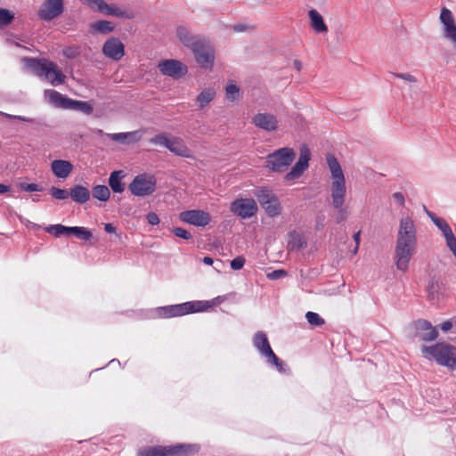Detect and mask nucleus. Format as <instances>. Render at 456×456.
<instances>
[{
    "label": "nucleus",
    "instance_id": "nucleus-19",
    "mask_svg": "<svg viewBox=\"0 0 456 456\" xmlns=\"http://www.w3.org/2000/svg\"><path fill=\"white\" fill-rule=\"evenodd\" d=\"M440 21L444 27V36L456 45V24L452 12L446 7L442 8Z\"/></svg>",
    "mask_w": 456,
    "mask_h": 456
},
{
    "label": "nucleus",
    "instance_id": "nucleus-12",
    "mask_svg": "<svg viewBox=\"0 0 456 456\" xmlns=\"http://www.w3.org/2000/svg\"><path fill=\"white\" fill-rule=\"evenodd\" d=\"M158 69L164 76H168L173 78H180L183 77L188 69L181 61L175 59L163 60L159 62Z\"/></svg>",
    "mask_w": 456,
    "mask_h": 456
},
{
    "label": "nucleus",
    "instance_id": "nucleus-48",
    "mask_svg": "<svg viewBox=\"0 0 456 456\" xmlns=\"http://www.w3.org/2000/svg\"><path fill=\"white\" fill-rule=\"evenodd\" d=\"M20 188L26 191H40L42 188L37 183H22L20 184Z\"/></svg>",
    "mask_w": 456,
    "mask_h": 456
},
{
    "label": "nucleus",
    "instance_id": "nucleus-23",
    "mask_svg": "<svg viewBox=\"0 0 456 456\" xmlns=\"http://www.w3.org/2000/svg\"><path fill=\"white\" fill-rule=\"evenodd\" d=\"M403 240L406 241L417 242L416 239V228L413 221L409 217L402 218L400 221V227L398 232L397 240Z\"/></svg>",
    "mask_w": 456,
    "mask_h": 456
},
{
    "label": "nucleus",
    "instance_id": "nucleus-40",
    "mask_svg": "<svg viewBox=\"0 0 456 456\" xmlns=\"http://www.w3.org/2000/svg\"><path fill=\"white\" fill-rule=\"evenodd\" d=\"M337 209V212L334 215V218L337 224H340L344 221H346L349 216V210L347 208H335Z\"/></svg>",
    "mask_w": 456,
    "mask_h": 456
},
{
    "label": "nucleus",
    "instance_id": "nucleus-4",
    "mask_svg": "<svg viewBox=\"0 0 456 456\" xmlns=\"http://www.w3.org/2000/svg\"><path fill=\"white\" fill-rule=\"evenodd\" d=\"M30 67L38 77H45L53 86L62 85L65 82L66 76L53 61L46 59H32Z\"/></svg>",
    "mask_w": 456,
    "mask_h": 456
},
{
    "label": "nucleus",
    "instance_id": "nucleus-33",
    "mask_svg": "<svg viewBox=\"0 0 456 456\" xmlns=\"http://www.w3.org/2000/svg\"><path fill=\"white\" fill-rule=\"evenodd\" d=\"M115 26L108 20H98L92 24V30L95 33L107 34L113 31Z\"/></svg>",
    "mask_w": 456,
    "mask_h": 456
},
{
    "label": "nucleus",
    "instance_id": "nucleus-14",
    "mask_svg": "<svg viewBox=\"0 0 456 456\" xmlns=\"http://www.w3.org/2000/svg\"><path fill=\"white\" fill-rule=\"evenodd\" d=\"M231 211L234 215L247 219L256 213L257 205L253 199H238L232 202Z\"/></svg>",
    "mask_w": 456,
    "mask_h": 456
},
{
    "label": "nucleus",
    "instance_id": "nucleus-44",
    "mask_svg": "<svg viewBox=\"0 0 456 456\" xmlns=\"http://www.w3.org/2000/svg\"><path fill=\"white\" fill-rule=\"evenodd\" d=\"M225 91L228 100L234 101L239 96L240 89L236 85H228Z\"/></svg>",
    "mask_w": 456,
    "mask_h": 456
},
{
    "label": "nucleus",
    "instance_id": "nucleus-2",
    "mask_svg": "<svg viewBox=\"0 0 456 456\" xmlns=\"http://www.w3.org/2000/svg\"><path fill=\"white\" fill-rule=\"evenodd\" d=\"M216 300L189 301L183 304L159 307L157 313L159 317L172 318L193 313L206 312L216 305Z\"/></svg>",
    "mask_w": 456,
    "mask_h": 456
},
{
    "label": "nucleus",
    "instance_id": "nucleus-13",
    "mask_svg": "<svg viewBox=\"0 0 456 456\" xmlns=\"http://www.w3.org/2000/svg\"><path fill=\"white\" fill-rule=\"evenodd\" d=\"M310 159L311 152L307 147L304 146L300 150V154L297 161L292 167L290 171L285 175L284 180L293 181L299 178L303 175V173L308 168Z\"/></svg>",
    "mask_w": 456,
    "mask_h": 456
},
{
    "label": "nucleus",
    "instance_id": "nucleus-16",
    "mask_svg": "<svg viewBox=\"0 0 456 456\" xmlns=\"http://www.w3.org/2000/svg\"><path fill=\"white\" fill-rule=\"evenodd\" d=\"M63 12L62 0H45L38 11V16L44 20H51Z\"/></svg>",
    "mask_w": 456,
    "mask_h": 456
},
{
    "label": "nucleus",
    "instance_id": "nucleus-22",
    "mask_svg": "<svg viewBox=\"0 0 456 456\" xmlns=\"http://www.w3.org/2000/svg\"><path fill=\"white\" fill-rule=\"evenodd\" d=\"M176 37L184 46L191 50L204 37L193 35L184 25H180L176 28Z\"/></svg>",
    "mask_w": 456,
    "mask_h": 456
},
{
    "label": "nucleus",
    "instance_id": "nucleus-7",
    "mask_svg": "<svg viewBox=\"0 0 456 456\" xmlns=\"http://www.w3.org/2000/svg\"><path fill=\"white\" fill-rule=\"evenodd\" d=\"M254 346L267 359V362L274 365L279 370H283V362L273 351L267 336L263 331H257L253 337Z\"/></svg>",
    "mask_w": 456,
    "mask_h": 456
},
{
    "label": "nucleus",
    "instance_id": "nucleus-29",
    "mask_svg": "<svg viewBox=\"0 0 456 456\" xmlns=\"http://www.w3.org/2000/svg\"><path fill=\"white\" fill-rule=\"evenodd\" d=\"M51 168L58 178L64 179L71 173L73 165L68 160L56 159L52 162Z\"/></svg>",
    "mask_w": 456,
    "mask_h": 456
},
{
    "label": "nucleus",
    "instance_id": "nucleus-55",
    "mask_svg": "<svg viewBox=\"0 0 456 456\" xmlns=\"http://www.w3.org/2000/svg\"><path fill=\"white\" fill-rule=\"evenodd\" d=\"M452 322L451 321H446L440 325V328L443 331H448L452 329Z\"/></svg>",
    "mask_w": 456,
    "mask_h": 456
},
{
    "label": "nucleus",
    "instance_id": "nucleus-36",
    "mask_svg": "<svg viewBox=\"0 0 456 456\" xmlns=\"http://www.w3.org/2000/svg\"><path fill=\"white\" fill-rule=\"evenodd\" d=\"M69 110H80L87 115L92 114L94 111V108L89 102H83V101H77V100H73V99H72V102H71V106H70Z\"/></svg>",
    "mask_w": 456,
    "mask_h": 456
},
{
    "label": "nucleus",
    "instance_id": "nucleus-32",
    "mask_svg": "<svg viewBox=\"0 0 456 456\" xmlns=\"http://www.w3.org/2000/svg\"><path fill=\"white\" fill-rule=\"evenodd\" d=\"M216 95V92L213 89L207 88L204 89L198 96H197V102L200 109H203L206 107L214 98Z\"/></svg>",
    "mask_w": 456,
    "mask_h": 456
},
{
    "label": "nucleus",
    "instance_id": "nucleus-20",
    "mask_svg": "<svg viewBox=\"0 0 456 456\" xmlns=\"http://www.w3.org/2000/svg\"><path fill=\"white\" fill-rule=\"evenodd\" d=\"M252 123L258 128L273 132L278 129V119L271 113H258L252 118Z\"/></svg>",
    "mask_w": 456,
    "mask_h": 456
},
{
    "label": "nucleus",
    "instance_id": "nucleus-37",
    "mask_svg": "<svg viewBox=\"0 0 456 456\" xmlns=\"http://www.w3.org/2000/svg\"><path fill=\"white\" fill-rule=\"evenodd\" d=\"M427 213L431 217L435 224L442 231L444 236L448 235V233L452 232L444 219L435 216V215L431 212L427 211Z\"/></svg>",
    "mask_w": 456,
    "mask_h": 456
},
{
    "label": "nucleus",
    "instance_id": "nucleus-57",
    "mask_svg": "<svg viewBox=\"0 0 456 456\" xmlns=\"http://www.w3.org/2000/svg\"><path fill=\"white\" fill-rule=\"evenodd\" d=\"M64 54L69 58H73L77 54V51H74L72 48H69L64 51Z\"/></svg>",
    "mask_w": 456,
    "mask_h": 456
},
{
    "label": "nucleus",
    "instance_id": "nucleus-28",
    "mask_svg": "<svg viewBox=\"0 0 456 456\" xmlns=\"http://www.w3.org/2000/svg\"><path fill=\"white\" fill-rule=\"evenodd\" d=\"M415 250H395V264L399 271L406 272Z\"/></svg>",
    "mask_w": 456,
    "mask_h": 456
},
{
    "label": "nucleus",
    "instance_id": "nucleus-1",
    "mask_svg": "<svg viewBox=\"0 0 456 456\" xmlns=\"http://www.w3.org/2000/svg\"><path fill=\"white\" fill-rule=\"evenodd\" d=\"M327 164L331 173V199L334 208H340L346 200V180L340 164L335 156L327 155Z\"/></svg>",
    "mask_w": 456,
    "mask_h": 456
},
{
    "label": "nucleus",
    "instance_id": "nucleus-52",
    "mask_svg": "<svg viewBox=\"0 0 456 456\" xmlns=\"http://www.w3.org/2000/svg\"><path fill=\"white\" fill-rule=\"evenodd\" d=\"M393 199L395 200V202L398 205H400V206H403L404 205V197H403V195L401 192H395L393 194Z\"/></svg>",
    "mask_w": 456,
    "mask_h": 456
},
{
    "label": "nucleus",
    "instance_id": "nucleus-41",
    "mask_svg": "<svg viewBox=\"0 0 456 456\" xmlns=\"http://www.w3.org/2000/svg\"><path fill=\"white\" fill-rule=\"evenodd\" d=\"M14 18L13 13L6 9H0V26L10 24Z\"/></svg>",
    "mask_w": 456,
    "mask_h": 456
},
{
    "label": "nucleus",
    "instance_id": "nucleus-53",
    "mask_svg": "<svg viewBox=\"0 0 456 456\" xmlns=\"http://www.w3.org/2000/svg\"><path fill=\"white\" fill-rule=\"evenodd\" d=\"M360 235H361V231H358L357 232H355L354 234V240L355 241V248L354 249V254H356L358 251L359 245H360Z\"/></svg>",
    "mask_w": 456,
    "mask_h": 456
},
{
    "label": "nucleus",
    "instance_id": "nucleus-46",
    "mask_svg": "<svg viewBox=\"0 0 456 456\" xmlns=\"http://www.w3.org/2000/svg\"><path fill=\"white\" fill-rule=\"evenodd\" d=\"M172 232L176 237L182 238L183 240L191 239V234L182 227H175L172 230Z\"/></svg>",
    "mask_w": 456,
    "mask_h": 456
},
{
    "label": "nucleus",
    "instance_id": "nucleus-11",
    "mask_svg": "<svg viewBox=\"0 0 456 456\" xmlns=\"http://www.w3.org/2000/svg\"><path fill=\"white\" fill-rule=\"evenodd\" d=\"M196 61L205 69H211L215 60V51L209 42L203 37L192 49Z\"/></svg>",
    "mask_w": 456,
    "mask_h": 456
},
{
    "label": "nucleus",
    "instance_id": "nucleus-56",
    "mask_svg": "<svg viewBox=\"0 0 456 456\" xmlns=\"http://www.w3.org/2000/svg\"><path fill=\"white\" fill-rule=\"evenodd\" d=\"M104 230L108 233H113L116 232V227L112 224H106L104 225Z\"/></svg>",
    "mask_w": 456,
    "mask_h": 456
},
{
    "label": "nucleus",
    "instance_id": "nucleus-60",
    "mask_svg": "<svg viewBox=\"0 0 456 456\" xmlns=\"http://www.w3.org/2000/svg\"><path fill=\"white\" fill-rule=\"evenodd\" d=\"M9 190H10L9 186L0 183V194L7 192V191H9Z\"/></svg>",
    "mask_w": 456,
    "mask_h": 456
},
{
    "label": "nucleus",
    "instance_id": "nucleus-62",
    "mask_svg": "<svg viewBox=\"0 0 456 456\" xmlns=\"http://www.w3.org/2000/svg\"><path fill=\"white\" fill-rule=\"evenodd\" d=\"M422 334H429V331H425Z\"/></svg>",
    "mask_w": 456,
    "mask_h": 456
},
{
    "label": "nucleus",
    "instance_id": "nucleus-42",
    "mask_svg": "<svg viewBox=\"0 0 456 456\" xmlns=\"http://www.w3.org/2000/svg\"><path fill=\"white\" fill-rule=\"evenodd\" d=\"M51 195L57 200H66L69 196V191L64 189H60L53 186L50 189Z\"/></svg>",
    "mask_w": 456,
    "mask_h": 456
},
{
    "label": "nucleus",
    "instance_id": "nucleus-5",
    "mask_svg": "<svg viewBox=\"0 0 456 456\" xmlns=\"http://www.w3.org/2000/svg\"><path fill=\"white\" fill-rule=\"evenodd\" d=\"M296 158V152L292 148L283 147L268 154L264 167L275 173H283L292 164Z\"/></svg>",
    "mask_w": 456,
    "mask_h": 456
},
{
    "label": "nucleus",
    "instance_id": "nucleus-17",
    "mask_svg": "<svg viewBox=\"0 0 456 456\" xmlns=\"http://www.w3.org/2000/svg\"><path fill=\"white\" fill-rule=\"evenodd\" d=\"M83 4H87L93 9H95L104 14L113 15L116 17H126L130 18L131 16L127 12L115 5H110L103 0H80Z\"/></svg>",
    "mask_w": 456,
    "mask_h": 456
},
{
    "label": "nucleus",
    "instance_id": "nucleus-21",
    "mask_svg": "<svg viewBox=\"0 0 456 456\" xmlns=\"http://www.w3.org/2000/svg\"><path fill=\"white\" fill-rule=\"evenodd\" d=\"M45 98L53 107L63 110H69L72 102V99L53 89L45 90Z\"/></svg>",
    "mask_w": 456,
    "mask_h": 456
},
{
    "label": "nucleus",
    "instance_id": "nucleus-58",
    "mask_svg": "<svg viewBox=\"0 0 456 456\" xmlns=\"http://www.w3.org/2000/svg\"><path fill=\"white\" fill-rule=\"evenodd\" d=\"M293 66L297 71H300L303 68V64L299 60H294Z\"/></svg>",
    "mask_w": 456,
    "mask_h": 456
},
{
    "label": "nucleus",
    "instance_id": "nucleus-49",
    "mask_svg": "<svg viewBox=\"0 0 456 456\" xmlns=\"http://www.w3.org/2000/svg\"><path fill=\"white\" fill-rule=\"evenodd\" d=\"M394 76L410 83L417 82V78L409 73H394Z\"/></svg>",
    "mask_w": 456,
    "mask_h": 456
},
{
    "label": "nucleus",
    "instance_id": "nucleus-24",
    "mask_svg": "<svg viewBox=\"0 0 456 456\" xmlns=\"http://www.w3.org/2000/svg\"><path fill=\"white\" fill-rule=\"evenodd\" d=\"M415 328L419 331L420 339L423 341H433L438 336L436 329L426 320H418L415 322Z\"/></svg>",
    "mask_w": 456,
    "mask_h": 456
},
{
    "label": "nucleus",
    "instance_id": "nucleus-10",
    "mask_svg": "<svg viewBox=\"0 0 456 456\" xmlns=\"http://www.w3.org/2000/svg\"><path fill=\"white\" fill-rule=\"evenodd\" d=\"M128 187L132 194L135 196H148L156 190V179L153 175L142 174L136 175Z\"/></svg>",
    "mask_w": 456,
    "mask_h": 456
},
{
    "label": "nucleus",
    "instance_id": "nucleus-25",
    "mask_svg": "<svg viewBox=\"0 0 456 456\" xmlns=\"http://www.w3.org/2000/svg\"><path fill=\"white\" fill-rule=\"evenodd\" d=\"M105 135L111 141L116 142H119L122 144H133L141 140L142 132L136 130L126 133L105 134Z\"/></svg>",
    "mask_w": 456,
    "mask_h": 456
},
{
    "label": "nucleus",
    "instance_id": "nucleus-47",
    "mask_svg": "<svg viewBox=\"0 0 456 456\" xmlns=\"http://www.w3.org/2000/svg\"><path fill=\"white\" fill-rule=\"evenodd\" d=\"M245 262H246V259L244 256H237L231 261V268L235 271L240 270L244 266Z\"/></svg>",
    "mask_w": 456,
    "mask_h": 456
},
{
    "label": "nucleus",
    "instance_id": "nucleus-27",
    "mask_svg": "<svg viewBox=\"0 0 456 456\" xmlns=\"http://www.w3.org/2000/svg\"><path fill=\"white\" fill-rule=\"evenodd\" d=\"M306 246L307 240L302 233L292 231L288 234L287 248L289 251H299L306 248Z\"/></svg>",
    "mask_w": 456,
    "mask_h": 456
},
{
    "label": "nucleus",
    "instance_id": "nucleus-31",
    "mask_svg": "<svg viewBox=\"0 0 456 456\" xmlns=\"http://www.w3.org/2000/svg\"><path fill=\"white\" fill-rule=\"evenodd\" d=\"M125 172L123 170L113 171L109 178V185L114 192L121 193L125 190V183H122V179L125 177Z\"/></svg>",
    "mask_w": 456,
    "mask_h": 456
},
{
    "label": "nucleus",
    "instance_id": "nucleus-39",
    "mask_svg": "<svg viewBox=\"0 0 456 456\" xmlns=\"http://www.w3.org/2000/svg\"><path fill=\"white\" fill-rule=\"evenodd\" d=\"M305 318L309 324L312 326H322L324 324V319L322 318L317 313L314 312H307L305 314Z\"/></svg>",
    "mask_w": 456,
    "mask_h": 456
},
{
    "label": "nucleus",
    "instance_id": "nucleus-18",
    "mask_svg": "<svg viewBox=\"0 0 456 456\" xmlns=\"http://www.w3.org/2000/svg\"><path fill=\"white\" fill-rule=\"evenodd\" d=\"M103 54L114 61H119L125 55V45L117 37L108 39L102 46Z\"/></svg>",
    "mask_w": 456,
    "mask_h": 456
},
{
    "label": "nucleus",
    "instance_id": "nucleus-51",
    "mask_svg": "<svg viewBox=\"0 0 456 456\" xmlns=\"http://www.w3.org/2000/svg\"><path fill=\"white\" fill-rule=\"evenodd\" d=\"M285 275H286V272L284 270H276V271H273V273H269L267 276H268V278H270L272 280H276V279H280Z\"/></svg>",
    "mask_w": 456,
    "mask_h": 456
},
{
    "label": "nucleus",
    "instance_id": "nucleus-43",
    "mask_svg": "<svg viewBox=\"0 0 456 456\" xmlns=\"http://www.w3.org/2000/svg\"><path fill=\"white\" fill-rule=\"evenodd\" d=\"M416 245H417V242H414V241H406V240H403L402 239L401 240H396V246H395V250H401V249H403V250H407V249H411V250H416Z\"/></svg>",
    "mask_w": 456,
    "mask_h": 456
},
{
    "label": "nucleus",
    "instance_id": "nucleus-8",
    "mask_svg": "<svg viewBox=\"0 0 456 456\" xmlns=\"http://www.w3.org/2000/svg\"><path fill=\"white\" fill-rule=\"evenodd\" d=\"M255 196L269 216L274 217L281 214L280 200L271 190L267 188L257 189L255 191Z\"/></svg>",
    "mask_w": 456,
    "mask_h": 456
},
{
    "label": "nucleus",
    "instance_id": "nucleus-38",
    "mask_svg": "<svg viewBox=\"0 0 456 456\" xmlns=\"http://www.w3.org/2000/svg\"><path fill=\"white\" fill-rule=\"evenodd\" d=\"M68 226L62 224H53L46 227V232L55 237H60L63 234H69Z\"/></svg>",
    "mask_w": 456,
    "mask_h": 456
},
{
    "label": "nucleus",
    "instance_id": "nucleus-9",
    "mask_svg": "<svg viewBox=\"0 0 456 456\" xmlns=\"http://www.w3.org/2000/svg\"><path fill=\"white\" fill-rule=\"evenodd\" d=\"M188 452V447L183 444L157 445L140 449L137 456H187Z\"/></svg>",
    "mask_w": 456,
    "mask_h": 456
},
{
    "label": "nucleus",
    "instance_id": "nucleus-34",
    "mask_svg": "<svg viewBox=\"0 0 456 456\" xmlns=\"http://www.w3.org/2000/svg\"><path fill=\"white\" fill-rule=\"evenodd\" d=\"M93 197L101 201H107L110 199V191L106 185H95L92 190Z\"/></svg>",
    "mask_w": 456,
    "mask_h": 456
},
{
    "label": "nucleus",
    "instance_id": "nucleus-54",
    "mask_svg": "<svg viewBox=\"0 0 456 456\" xmlns=\"http://www.w3.org/2000/svg\"><path fill=\"white\" fill-rule=\"evenodd\" d=\"M248 28H249V27L245 24H237V25L232 26V29L235 32H242V31L247 30Z\"/></svg>",
    "mask_w": 456,
    "mask_h": 456
},
{
    "label": "nucleus",
    "instance_id": "nucleus-35",
    "mask_svg": "<svg viewBox=\"0 0 456 456\" xmlns=\"http://www.w3.org/2000/svg\"><path fill=\"white\" fill-rule=\"evenodd\" d=\"M69 234H73L78 239L88 240H90L93 235L90 231H88L86 227H80V226H73L68 228Z\"/></svg>",
    "mask_w": 456,
    "mask_h": 456
},
{
    "label": "nucleus",
    "instance_id": "nucleus-3",
    "mask_svg": "<svg viewBox=\"0 0 456 456\" xmlns=\"http://www.w3.org/2000/svg\"><path fill=\"white\" fill-rule=\"evenodd\" d=\"M422 352L428 358L434 359L438 364L452 370L456 369V348L444 343L432 346H423Z\"/></svg>",
    "mask_w": 456,
    "mask_h": 456
},
{
    "label": "nucleus",
    "instance_id": "nucleus-45",
    "mask_svg": "<svg viewBox=\"0 0 456 456\" xmlns=\"http://www.w3.org/2000/svg\"><path fill=\"white\" fill-rule=\"evenodd\" d=\"M446 240V244L448 248L452 250V252L456 256V238L453 232L448 233V235H444Z\"/></svg>",
    "mask_w": 456,
    "mask_h": 456
},
{
    "label": "nucleus",
    "instance_id": "nucleus-59",
    "mask_svg": "<svg viewBox=\"0 0 456 456\" xmlns=\"http://www.w3.org/2000/svg\"><path fill=\"white\" fill-rule=\"evenodd\" d=\"M202 262L205 265H211L213 264V259L210 256H204L202 259Z\"/></svg>",
    "mask_w": 456,
    "mask_h": 456
},
{
    "label": "nucleus",
    "instance_id": "nucleus-15",
    "mask_svg": "<svg viewBox=\"0 0 456 456\" xmlns=\"http://www.w3.org/2000/svg\"><path fill=\"white\" fill-rule=\"evenodd\" d=\"M179 219L195 226H207L211 222L210 215L200 209L185 210L179 214Z\"/></svg>",
    "mask_w": 456,
    "mask_h": 456
},
{
    "label": "nucleus",
    "instance_id": "nucleus-26",
    "mask_svg": "<svg viewBox=\"0 0 456 456\" xmlns=\"http://www.w3.org/2000/svg\"><path fill=\"white\" fill-rule=\"evenodd\" d=\"M308 18L310 22V27L316 32L320 34L327 33L329 28L326 23L324 22L323 17L322 14L315 9H311L308 11Z\"/></svg>",
    "mask_w": 456,
    "mask_h": 456
},
{
    "label": "nucleus",
    "instance_id": "nucleus-50",
    "mask_svg": "<svg viewBox=\"0 0 456 456\" xmlns=\"http://www.w3.org/2000/svg\"><path fill=\"white\" fill-rule=\"evenodd\" d=\"M146 219H147L148 223L151 225H156V224H159V218L158 215L154 212L149 213L146 216Z\"/></svg>",
    "mask_w": 456,
    "mask_h": 456
},
{
    "label": "nucleus",
    "instance_id": "nucleus-6",
    "mask_svg": "<svg viewBox=\"0 0 456 456\" xmlns=\"http://www.w3.org/2000/svg\"><path fill=\"white\" fill-rule=\"evenodd\" d=\"M153 144L165 146L174 154L183 157L192 158L191 150L186 146L182 138L176 136H170L167 133L157 134L150 139Z\"/></svg>",
    "mask_w": 456,
    "mask_h": 456
},
{
    "label": "nucleus",
    "instance_id": "nucleus-61",
    "mask_svg": "<svg viewBox=\"0 0 456 456\" xmlns=\"http://www.w3.org/2000/svg\"><path fill=\"white\" fill-rule=\"evenodd\" d=\"M97 133H98L99 134H103L102 130H98V131H97Z\"/></svg>",
    "mask_w": 456,
    "mask_h": 456
},
{
    "label": "nucleus",
    "instance_id": "nucleus-30",
    "mask_svg": "<svg viewBox=\"0 0 456 456\" xmlns=\"http://www.w3.org/2000/svg\"><path fill=\"white\" fill-rule=\"evenodd\" d=\"M90 191L82 185H75L69 191V196L72 200L78 204H84L90 200Z\"/></svg>",
    "mask_w": 456,
    "mask_h": 456
}]
</instances>
